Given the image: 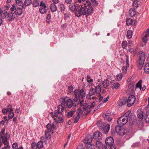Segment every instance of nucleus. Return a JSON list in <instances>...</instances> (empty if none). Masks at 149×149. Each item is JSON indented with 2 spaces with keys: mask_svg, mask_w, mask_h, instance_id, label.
<instances>
[{
  "mask_svg": "<svg viewBox=\"0 0 149 149\" xmlns=\"http://www.w3.org/2000/svg\"><path fill=\"white\" fill-rule=\"evenodd\" d=\"M93 9L91 6V3L86 1V3L83 4L77 5V8L75 12V15L77 17L81 15H89L93 13Z\"/></svg>",
  "mask_w": 149,
  "mask_h": 149,
  "instance_id": "f257e3e1",
  "label": "nucleus"
},
{
  "mask_svg": "<svg viewBox=\"0 0 149 149\" xmlns=\"http://www.w3.org/2000/svg\"><path fill=\"white\" fill-rule=\"evenodd\" d=\"M79 104L81 107L79 108L77 111L76 114L77 116L80 117L83 114V112L81 110V108H82L84 110L89 112L90 111V109L93 107L95 105V103H79Z\"/></svg>",
  "mask_w": 149,
  "mask_h": 149,
  "instance_id": "f03ea898",
  "label": "nucleus"
},
{
  "mask_svg": "<svg viewBox=\"0 0 149 149\" xmlns=\"http://www.w3.org/2000/svg\"><path fill=\"white\" fill-rule=\"evenodd\" d=\"M23 12V10H18L15 9L14 12L10 13H8L6 15L5 17L7 18L9 20H12L16 18L18 16L22 14Z\"/></svg>",
  "mask_w": 149,
  "mask_h": 149,
  "instance_id": "7ed1b4c3",
  "label": "nucleus"
},
{
  "mask_svg": "<svg viewBox=\"0 0 149 149\" xmlns=\"http://www.w3.org/2000/svg\"><path fill=\"white\" fill-rule=\"evenodd\" d=\"M74 94L78 98V100L79 102H83V98L85 97V92L83 89L81 90L77 89L74 92Z\"/></svg>",
  "mask_w": 149,
  "mask_h": 149,
  "instance_id": "20e7f679",
  "label": "nucleus"
},
{
  "mask_svg": "<svg viewBox=\"0 0 149 149\" xmlns=\"http://www.w3.org/2000/svg\"><path fill=\"white\" fill-rule=\"evenodd\" d=\"M5 129H2L1 131L0 132V139H1L3 143L5 145L4 146H7L10 148V147L9 146V143L7 141V135L6 134H5Z\"/></svg>",
  "mask_w": 149,
  "mask_h": 149,
  "instance_id": "39448f33",
  "label": "nucleus"
},
{
  "mask_svg": "<svg viewBox=\"0 0 149 149\" xmlns=\"http://www.w3.org/2000/svg\"><path fill=\"white\" fill-rule=\"evenodd\" d=\"M139 60L137 62L139 64V67L140 69H141L143 66L146 55L145 53L141 51L139 52Z\"/></svg>",
  "mask_w": 149,
  "mask_h": 149,
  "instance_id": "423d86ee",
  "label": "nucleus"
},
{
  "mask_svg": "<svg viewBox=\"0 0 149 149\" xmlns=\"http://www.w3.org/2000/svg\"><path fill=\"white\" fill-rule=\"evenodd\" d=\"M115 129L117 134L121 136H123L125 135L127 132L126 128L121 127L120 126H116Z\"/></svg>",
  "mask_w": 149,
  "mask_h": 149,
  "instance_id": "0eeeda50",
  "label": "nucleus"
},
{
  "mask_svg": "<svg viewBox=\"0 0 149 149\" xmlns=\"http://www.w3.org/2000/svg\"><path fill=\"white\" fill-rule=\"evenodd\" d=\"M64 110V108L62 105H59L58 107V109L55 111L54 113L51 112V115L53 118L58 117L60 114H62V112Z\"/></svg>",
  "mask_w": 149,
  "mask_h": 149,
  "instance_id": "6e6552de",
  "label": "nucleus"
},
{
  "mask_svg": "<svg viewBox=\"0 0 149 149\" xmlns=\"http://www.w3.org/2000/svg\"><path fill=\"white\" fill-rule=\"evenodd\" d=\"M40 6L39 9V12L42 14H44L47 11V7L45 3L43 1H41L40 4Z\"/></svg>",
  "mask_w": 149,
  "mask_h": 149,
  "instance_id": "1a4fd4ad",
  "label": "nucleus"
},
{
  "mask_svg": "<svg viewBox=\"0 0 149 149\" xmlns=\"http://www.w3.org/2000/svg\"><path fill=\"white\" fill-rule=\"evenodd\" d=\"M31 147L32 149H41L43 147V143L41 141H39L37 143L33 142L31 144Z\"/></svg>",
  "mask_w": 149,
  "mask_h": 149,
  "instance_id": "9d476101",
  "label": "nucleus"
},
{
  "mask_svg": "<svg viewBox=\"0 0 149 149\" xmlns=\"http://www.w3.org/2000/svg\"><path fill=\"white\" fill-rule=\"evenodd\" d=\"M128 120L127 119V118L124 116L123 115L121 117H120L117 121V123L121 125H123L126 124Z\"/></svg>",
  "mask_w": 149,
  "mask_h": 149,
  "instance_id": "9b49d317",
  "label": "nucleus"
},
{
  "mask_svg": "<svg viewBox=\"0 0 149 149\" xmlns=\"http://www.w3.org/2000/svg\"><path fill=\"white\" fill-rule=\"evenodd\" d=\"M143 37L142 38L143 43H142V46H144L146 44L147 40L148 39L149 36V29H148L143 34Z\"/></svg>",
  "mask_w": 149,
  "mask_h": 149,
  "instance_id": "f8f14e48",
  "label": "nucleus"
},
{
  "mask_svg": "<svg viewBox=\"0 0 149 149\" xmlns=\"http://www.w3.org/2000/svg\"><path fill=\"white\" fill-rule=\"evenodd\" d=\"M123 116L127 118V119L129 121H132L134 117V114L133 113H131L130 110H128Z\"/></svg>",
  "mask_w": 149,
  "mask_h": 149,
  "instance_id": "ddd939ff",
  "label": "nucleus"
},
{
  "mask_svg": "<svg viewBox=\"0 0 149 149\" xmlns=\"http://www.w3.org/2000/svg\"><path fill=\"white\" fill-rule=\"evenodd\" d=\"M15 5L17 10H23L24 6L23 5L22 0H15Z\"/></svg>",
  "mask_w": 149,
  "mask_h": 149,
  "instance_id": "4468645a",
  "label": "nucleus"
},
{
  "mask_svg": "<svg viewBox=\"0 0 149 149\" xmlns=\"http://www.w3.org/2000/svg\"><path fill=\"white\" fill-rule=\"evenodd\" d=\"M105 143L108 147H111L113 146L114 143L113 138L111 136L108 137L106 139Z\"/></svg>",
  "mask_w": 149,
  "mask_h": 149,
  "instance_id": "2eb2a0df",
  "label": "nucleus"
},
{
  "mask_svg": "<svg viewBox=\"0 0 149 149\" xmlns=\"http://www.w3.org/2000/svg\"><path fill=\"white\" fill-rule=\"evenodd\" d=\"M93 137L96 140H99L102 139V135L100 132H97L94 133Z\"/></svg>",
  "mask_w": 149,
  "mask_h": 149,
  "instance_id": "dca6fc26",
  "label": "nucleus"
},
{
  "mask_svg": "<svg viewBox=\"0 0 149 149\" xmlns=\"http://www.w3.org/2000/svg\"><path fill=\"white\" fill-rule=\"evenodd\" d=\"M46 128L48 130V132H52V133H53L52 132L53 130H55L56 129V126L55 125L54 123H53L52 125L48 123L46 125Z\"/></svg>",
  "mask_w": 149,
  "mask_h": 149,
  "instance_id": "f3484780",
  "label": "nucleus"
},
{
  "mask_svg": "<svg viewBox=\"0 0 149 149\" xmlns=\"http://www.w3.org/2000/svg\"><path fill=\"white\" fill-rule=\"evenodd\" d=\"M126 66H123L122 69V72L123 73H125L126 72L127 68L129 67V60L128 57L127 56H126Z\"/></svg>",
  "mask_w": 149,
  "mask_h": 149,
  "instance_id": "a211bd4d",
  "label": "nucleus"
},
{
  "mask_svg": "<svg viewBox=\"0 0 149 149\" xmlns=\"http://www.w3.org/2000/svg\"><path fill=\"white\" fill-rule=\"evenodd\" d=\"M148 111L146 112L144 116V119L146 123H149V103L146 107Z\"/></svg>",
  "mask_w": 149,
  "mask_h": 149,
  "instance_id": "6ab92c4d",
  "label": "nucleus"
},
{
  "mask_svg": "<svg viewBox=\"0 0 149 149\" xmlns=\"http://www.w3.org/2000/svg\"><path fill=\"white\" fill-rule=\"evenodd\" d=\"M138 118L141 120H143V112L142 109H139L137 112Z\"/></svg>",
  "mask_w": 149,
  "mask_h": 149,
  "instance_id": "aec40b11",
  "label": "nucleus"
},
{
  "mask_svg": "<svg viewBox=\"0 0 149 149\" xmlns=\"http://www.w3.org/2000/svg\"><path fill=\"white\" fill-rule=\"evenodd\" d=\"M134 90V85L132 84H130L128 86V88L126 91V93L127 94H130L133 92Z\"/></svg>",
  "mask_w": 149,
  "mask_h": 149,
  "instance_id": "412c9836",
  "label": "nucleus"
},
{
  "mask_svg": "<svg viewBox=\"0 0 149 149\" xmlns=\"http://www.w3.org/2000/svg\"><path fill=\"white\" fill-rule=\"evenodd\" d=\"M2 111L4 114H6L9 111H13V109L11 108V106L9 105L8 108H4L2 109Z\"/></svg>",
  "mask_w": 149,
  "mask_h": 149,
  "instance_id": "4be33fe9",
  "label": "nucleus"
},
{
  "mask_svg": "<svg viewBox=\"0 0 149 149\" xmlns=\"http://www.w3.org/2000/svg\"><path fill=\"white\" fill-rule=\"evenodd\" d=\"M59 101L61 102H72V100L67 97L60 98L59 99Z\"/></svg>",
  "mask_w": 149,
  "mask_h": 149,
  "instance_id": "5701e85b",
  "label": "nucleus"
},
{
  "mask_svg": "<svg viewBox=\"0 0 149 149\" xmlns=\"http://www.w3.org/2000/svg\"><path fill=\"white\" fill-rule=\"evenodd\" d=\"M92 140V137L90 135H89L86 137L84 140V142L87 144H89L91 142Z\"/></svg>",
  "mask_w": 149,
  "mask_h": 149,
  "instance_id": "b1692460",
  "label": "nucleus"
},
{
  "mask_svg": "<svg viewBox=\"0 0 149 149\" xmlns=\"http://www.w3.org/2000/svg\"><path fill=\"white\" fill-rule=\"evenodd\" d=\"M111 83H112L111 86L113 89H118L120 87V84L116 82L113 83V81L112 82H111Z\"/></svg>",
  "mask_w": 149,
  "mask_h": 149,
  "instance_id": "393cba45",
  "label": "nucleus"
},
{
  "mask_svg": "<svg viewBox=\"0 0 149 149\" xmlns=\"http://www.w3.org/2000/svg\"><path fill=\"white\" fill-rule=\"evenodd\" d=\"M110 128V125L107 124L105 126L103 127L102 131L105 134L107 133L109 131Z\"/></svg>",
  "mask_w": 149,
  "mask_h": 149,
  "instance_id": "a878e982",
  "label": "nucleus"
},
{
  "mask_svg": "<svg viewBox=\"0 0 149 149\" xmlns=\"http://www.w3.org/2000/svg\"><path fill=\"white\" fill-rule=\"evenodd\" d=\"M136 98L135 96L133 95H130L127 98V102H134L135 101Z\"/></svg>",
  "mask_w": 149,
  "mask_h": 149,
  "instance_id": "bb28decb",
  "label": "nucleus"
},
{
  "mask_svg": "<svg viewBox=\"0 0 149 149\" xmlns=\"http://www.w3.org/2000/svg\"><path fill=\"white\" fill-rule=\"evenodd\" d=\"M111 114V112L109 110L106 111L103 114V116L105 119L106 120L107 117L110 116Z\"/></svg>",
  "mask_w": 149,
  "mask_h": 149,
  "instance_id": "cd10ccee",
  "label": "nucleus"
},
{
  "mask_svg": "<svg viewBox=\"0 0 149 149\" xmlns=\"http://www.w3.org/2000/svg\"><path fill=\"white\" fill-rule=\"evenodd\" d=\"M96 146L98 149H103V145L100 141H97L96 142Z\"/></svg>",
  "mask_w": 149,
  "mask_h": 149,
  "instance_id": "c85d7f7f",
  "label": "nucleus"
},
{
  "mask_svg": "<svg viewBox=\"0 0 149 149\" xmlns=\"http://www.w3.org/2000/svg\"><path fill=\"white\" fill-rule=\"evenodd\" d=\"M50 8L51 11L52 12H54L56 11L57 10V8L54 3H52L50 6Z\"/></svg>",
  "mask_w": 149,
  "mask_h": 149,
  "instance_id": "c756f323",
  "label": "nucleus"
},
{
  "mask_svg": "<svg viewBox=\"0 0 149 149\" xmlns=\"http://www.w3.org/2000/svg\"><path fill=\"white\" fill-rule=\"evenodd\" d=\"M69 8L71 11H73L76 10L77 6H76L75 4H72L69 5Z\"/></svg>",
  "mask_w": 149,
  "mask_h": 149,
  "instance_id": "7c9ffc66",
  "label": "nucleus"
},
{
  "mask_svg": "<svg viewBox=\"0 0 149 149\" xmlns=\"http://www.w3.org/2000/svg\"><path fill=\"white\" fill-rule=\"evenodd\" d=\"M109 82L107 80H105L102 83V84L104 88L107 87L109 85Z\"/></svg>",
  "mask_w": 149,
  "mask_h": 149,
  "instance_id": "2f4dec72",
  "label": "nucleus"
},
{
  "mask_svg": "<svg viewBox=\"0 0 149 149\" xmlns=\"http://www.w3.org/2000/svg\"><path fill=\"white\" fill-rule=\"evenodd\" d=\"M48 139L47 137L46 136H42L41 138V141L43 143H45V144L47 143V141Z\"/></svg>",
  "mask_w": 149,
  "mask_h": 149,
  "instance_id": "473e14b6",
  "label": "nucleus"
},
{
  "mask_svg": "<svg viewBox=\"0 0 149 149\" xmlns=\"http://www.w3.org/2000/svg\"><path fill=\"white\" fill-rule=\"evenodd\" d=\"M95 90L93 88H91L89 93V94L90 96H91L94 95L96 92H95Z\"/></svg>",
  "mask_w": 149,
  "mask_h": 149,
  "instance_id": "72a5a7b5",
  "label": "nucleus"
},
{
  "mask_svg": "<svg viewBox=\"0 0 149 149\" xmlns=\"http://www.w3.org/2000/svg\"><path fill=\"white\" fill-rule=\"evenodd\" d=\"M123 77V76L122 74H119L116 76V79L118 81L121 80Z\"/></svg>",
  "mask_w": 149,
  "mask_h": 149,
  "instance_id": "f704fd0d",
  "label": "nucleus"
},
{
  "mask_svg": "<svg viewBox=\"0 0 149 149\" xmlns=\"http://www.w3.org/2000/svg\"><path fill=\"white\" fill-rule=\"evenodd\" d=\"M144 71L146 73H149V63H146L145 65Z\"/></svg>",
  "mask_w": 149,
  "mask_h": 149,
  "instance_id": "c9c22d12",
  "label": "nucleus"
},
{
  "mask_svg": "<svg viewBox=\"0 0 149 149\" xmlns=\"http://www.w3.org/2000/svg\"><path fill=\"white\" fill-rule=\"evenodd\" d=\"M95 91L96 93H100L101 91V88L100 86L98 85L96 86L95 88Z\"/></svg>",
  "mask_w": 149,
  "mask_h": 149,
  "instance_id": "e433bc0d",
  "label": "nucleus"
},
{
  "mask_svg": "<svg viewBox=\"0 0 149 149\" xmlns=\"http://www.w3.org/2000/svg\"><path fill=\"white\" fill-rule=\"evenodd\" d=\"M129 15L130 17H132L135 15V12L134 10L132 9H131L129 10Z\"/></svg>",
  "mask_w": 149,
  "mask_h": 149,
  "instance_id": "4c0bfd02",
  "label": "nucleus"
},
{
  "mask_svg": "<svg viewBox=\"0 0 149 149\" xmlns=\"http://www.w3.org/2000/svg\"><path fill=\"white\" fill-rule=\"evenodd\" d=\"M54 119L55 120L56 122L57 123H62L64 121L62 117H59L57 120H56V119L55 118H54Z\"/></svg>",
  "mask_w": 149,
  "mask_h": 149,
  "instance_id": "58836bf2",
  "label": "nucleus"
},
{
  "mask_svg": "<svg viewBox=\"0 0 149 149\" xmlns=\"http://www.w3.org/2000/svg\"><path fill=\"white\" fill-rule=\"evenodd\" d=\"M132 36V31L131 30H129L127 32V36L128 38H131Z\"/></svg>",
  "mask_w": 149,
  "mask_h": 149,
  "instance_id": "ea45409f",
  "label": "nucleus"
},
{
  "mask_svg": "<svg viewBox=\"0 0 149 149\" xmlns=\"http://www.w3.org/2000/svg\"><path fill=\"white\" fill-rule=\"evenodd\" d=\"M40 3L39 0H34L33 2V6L36 7L38 6Z\"/></svg>",
  "mask_w": 149,
  "mask_h": 149,
  "instance_id": "a19ab883",
  "label": "nucleus"
},
{
  "mask_svg": "<svg viewBox=\"0 0 149 149\" xmlns=\"http://www.w3.org/2000/svg\"><path fill=\"white\" fill-rule=\"evenodd\" d=\"M133 22L134 21L131 19H127L126 21L127 25L128 26L129 25L132 24Z\"/></svg>",
  "mask_w": 149,
  "mask_h": 149,
  "instance_id": "79ce46f5",
  "label": "nucleus"
},
{
  "mask_svg": "<svg viewBox=\"0 0 149 149\" xmlns=\"http://www.w3.org/2000/svg\"><path fill=\"white\" fill-rule=\"evenodd\" d=\"M73 88L71 86H69L68 87V92L70 94H73Z\"/></svg>",
  "mask_w": 149,
  "mask_h": 149,
  "instance_id": "37998d69",
  "label": "nucleus"
},
{
  "mask_svg": "<svg viewBox=\"0 0 149 149\" xmlns=\"http://www.w3.org/2000/svg\"><path fill=\"white\" fill-rule=\"evenodd\" d=\"M91 3V6L92 7V5H97L98 4V3L95 0H90V1H88Z\"/></svg>",
  "mask_w": 149,
  "mask_h": 149,
  "instance_id": "c03bdc74",
  "label": "nucleus"
},
{
  "mask_svg": "<svg viewBox=\"0 0 149 149\" xmlns=\"http://www.w3.org/2000/svg\"><path fill=\"white\" fill-rule=\"evenodd\" d=\"M142 81L140 80L136 84V87L137 88H139L140 90L141 89V83Z\"/></svg>",
  "mask_w": 149,
  "mask_h": 149,
  "instance_id": "a18cd8bd",
  "label": "nucleus"
},
{
  "mask_svg": "<svg viewBox=\"0 0 149 149\" xmlns=\"http://www.w3.org/2000/svg\"><path fill=\"white\" fill-rule=\"evenodd\" d=\"M31 2V0H25L24 1V4L26 6H28Z\"/></svg>",
  "mask_w": 149,
  "mask_h": 149,
  "instance_id": "49530a36",
  "label": "nucleus"
},
{
  "mask_svg": "<svg viewBox=\"0 0 149 149\" xmlns=\"http://www.w3.org/2000/svg\"><path fill=\"white\" fill-rule=\"evenodd\" d=\"M120 102H127V98L125 97H123L120 100Z\"/></svg>",
  "mask_w": 149,
  "mask_h": 149,
  "instance_id": "de8ad7c7",
  "label": "nucleus"
},
{
  "mask_svg": "<svg viewBox=\"0 0 149 149\" xmlns=\"http://www.w3.org/2000/svg\"><path fill=\"white\" fill-rule=\"evenodd\" d=\"M87 80L88 83H90V84H91V85L92 84L91 83L93 81V79H91L88 75L87 77Z\"/></svg>",
  "mask_w": 149,
  "mask_h": 149,
  "instance_id": "09e8293b",
  "label": "nucleus"
},
{
  "mask_svg": "<svg viewBox=\"0 0 149 149\" xmlns=\"http://www.w3.org/2000/svg\"><path fill=\"white\" fill-rule=\"evenodd\" d=\"M97 126L100 127H102L104 126L102 122L100 120L97 122Z\"/></svg>",
  "mask_w": 149,
  "mask_h": 149,
  "instance_id": "8fccbe9b",
  "label": "nucleus"
},
{
  "mask_svg": "<svg viewBox=\"0 0 149 149\" xmlns=\"http://www.w3.org/2000/svg\"><path fill=\"white\" fill-rule=\"evenodd\" d=\"M12 148L13 149H18L19 148L17 143L16 142L13 143L12 145Z\"/></svg>",
  "mask_w": 149,
  "mask_h": 149,
  "instance_id": "3c124183",
  "label": "nucleus"
},
{
  "mask_svg": "<svg viewBox=\"0 0 149 149\" xmlns=\"http://www.w3.org/2000/svg\"><path fill=\"white\" fill-rule=\"evenodd\" d=\"M122 46L123 48L125 49L127 46V42L124 41L123 42L122 44Z\"/></svg>",
  "mask_w": 149,
  "mask_h": 149,
  "instance_id": "603ef678",
  "label": "nucleus"
},
{
  "mask_svg": "<svg viewBox=\"0 0 149 149\" xmlns=\"http://www.w3.org/2000/svg\"><path fill=\"white\" fill-rule=\"evenodd\" d=\"M86 147H87V149H94L95 146L94 144H88V145Z\"/></svg>",
  "mask_w": 149,
  "mask_h": 149,
  "instance_id": "864d4df0",
  "label": "nucleus"
},
{
  "mask_svg": "<svg viewBox=\"0 0 149 149\" xmlns=\"http://www.w3.org/2000/svg\"><path fill=\"white\" fill-rule=\"evenodd\" d=\"M75 112V111H70L69 112L68 114L67 117L68 118H70L74 114V112Z\"/></svg>",
  "mask_w": 149,
  "mask_h": 149,
  "instance_id": "5fc2aeb1",
  "label": "nucleus"
},
{
  "mask_svg": "<svg viewBox=\"0 0 149 149\" xmlns=\"http://www.w3.org/2000/svg\"><path fill=\"white\" fill-rule=\"evenodd\" d=\"M12 111H9V112H10L8 115V118L10 119L12 118H13L14 116V113Z\"/></svg>",
  "mask_w": 149,
  "mask_h": 149,
  "instance_id": "6e6d98bb",
  "label": "nucleus"
},
{
  "mask_svg": "<svg viewBox=\"0 0 149 149\" xmlns=\"http://www.w3.org/2000/svg\"><path fill=\"white\" fill-rule=\"evenodd\" d=\"M74 104V103H64V105L66 104L68 108H70L73 106V105Z\"/></svg>",
  "mask_w": 149,
  "mask_h": 149,
  "instance_id": "4d7b16f0",
  "label": "nucleus"
},
{
  "mask_svg": "<svg viewBox=\"0 0 149 149\" xmlns=\"http://www.w3.org/2000/svg\"><path fill=\"white\" fill-rule=\"evenodd\" d=\"M15 9L17 10V8H15L14 4L13 5L12 7H11L10 8V10L11 11V12H14Z\"/></svg>",
  "mask_w": 149,
  "mask_h": 149,
  "instance_id": "13d9d810",
  "label": "nucleus"
},
{
  "mask_svg": "<svg viewBox=\"0 0 149 149\" xmlns=\"http://www.w3.org/2000/svg\"><path fill=\"white\" fill-rule=\"evenodd\" d=\"M80 117L79 116H77L75 118L74 120V123H77L79 120Z\"/></svg>",
  "mask_w": 149,
  "mask_h": 149,
  "instance_id": "bf43d9fd",
  "label": "nucleus"
},
{
  "mask_svg": "<svg viewBox=\"0 0 149 149\" xmlns=\"http://www.w3.org/2000/svg\"><path fill=\"white\" fill-rule=\"evenodd\" d=\"M45 135H44V136H46V137H47V138H50V134L49 133V132L45 131Z\"/></svg>",
  "mask_w": 149,
  "mask_h": 149,
  "instance_id": "052dcab7",
  "label": "nucleus"
},
{
  "mask_svg": "<svg viewBox=\"0 0 149 149\" xmlns=\"http://www.w3.org/2000/svg\"><path fill=\"white\" fill-rule=\"evenodd\" d=\"M102 103H101L96 107L95 110H93V112H95L96 110H97L98 109H99L100 107V106L102 105Z\"/></svg>",
  "mask_w": 149,
  "mask_h": 149,
  "instance_id": "680f3d73",
  "label": "nucleus"
},
{
  "mask_svg": "<svg viewBox=\"0 0 149 149\" xmlns=\"http://www.w3.org/2000/svg\"><path fill=\"white\" fill-rule=\"evenodd\" d=\"M72 0H65V2L67 4H70L71 3Z\"/></svg>",
  "mask_w": 149,
  "mask_h": 149,
  "instance_id": "e2e57ef3",
  "label": "nucleus"
},
{
  "mask_svg": "<svg viewBox=\"0 0 149 149\" xmlns=\"http://www.w3.org/2000/svg\"><path fill=\"white\" fill-rule=\"evenodd\" d=\"M129 46H132L133 44V42L131 40H129L128 41Z\"/></svg>",
  "mask_w": 149,
  "mask_h": 149,
  "instance_id": "0e129e2a",
  "label": "nucleus"
},
{
  "mask_svg": "<svg viewBox=\"0 0 149 149\" xmlns=\"http://www.w3.org/2000/svg\"><path fill=\"white\" fill-rule=\"evenodd\" d=\"M51 17V15L49 14H48L47 15V22L48 23L49 22V21H47L48 19H49Z\"/></svg>",
  "mask_w": 149,
  "mask_h": 149,
  "instance_id": "69168bd1",
  "label": "nucleus"
},
{
  "mask_svg": "<svg viewBox=\"0 0 149 149\" xmlns=\"http://www.w3.org/2000/svg\"><path fill=\"white\" fill-rule=\"evenodd\" d=\"M127 105L128 107H130L132 106L134 103H127Z\"/></svg>",
  "mask_w": 149,
  "mask_h": 149,
  "instance_id": "338daca9",
  "label": "nucleus"
},
{
  "mask_svg": "<svg viewBox=\"0 0 149 149\" xmlns=\"http://www.w3.org/2000/svg\"><path fill=\"white\" fill-rule=\"evenodd\" d=\"M52 1L55 4H57L59 2L58 0H52Z\"/></svg>",
  "mask_w": 149,
  "mask_h": 149,
  "instance_id": "774afa93",
  "label": "nucleus"
}]
</instances>
